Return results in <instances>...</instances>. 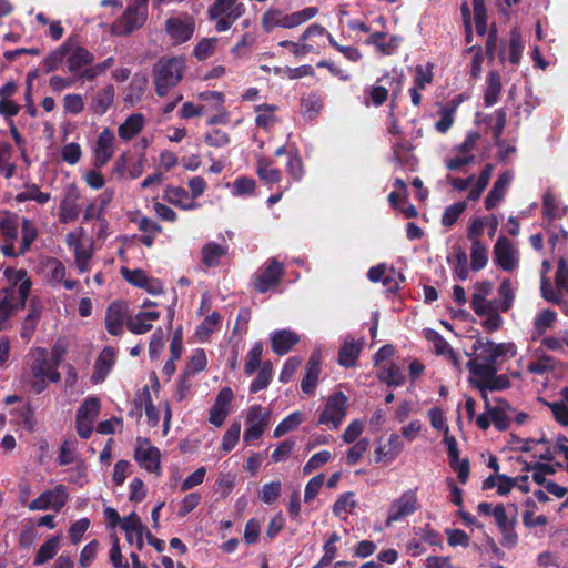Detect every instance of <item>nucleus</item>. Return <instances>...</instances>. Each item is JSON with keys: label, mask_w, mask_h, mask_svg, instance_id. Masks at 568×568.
I'll return each mask as SVG.
<instances>
[{"label": "nucleus", "mask_w": 568, "mask_h": 568, "mask_svg": "<svg viewBox=\"0 0 568 568\" xmlns=\"http://www.w3.org/2000/svg\"><path fill=\"white\" fill-rule=\"evenodd\" d=\"M186 68L183 57H162L153 65V79L155 93L159 97H165L171 89L175 88L181 80Z\"/></svg>", "instance_id": "f257e3e1"}, {"label": "nucleus", "mask_w": 568, "mask_h": 568, "mask_svg": "<svg viewBox=\"0 0 568 568\" xmlns=\"http://www.w3.org/2000/svg\"><path fill=\"white\" fill-rule=\"evenodd\" d=\"M318 12L317 7H306L292 13H286L281 8L270 7L261 18V26L266 33H271L275 28L293 29L313 19Z\"/></svg>", "instance_id": "f03ea898"}, {"label": "nucleus", "mask_w": 568, "mask_h": 568, "mask_svg": "<svg viewBox=\"0 0 568 568\" xmlns=\"http://www.w3.org/2000/svg\"><path fill=\"white\" fill-rule=\"evenodd\" d=\"M67 354V347L61 343H55L51 348V357H48V351L43 347L36 348L33 362L30 371L33 377H47L51 383H58L61 375L58 367Z\"/></svg>", "instance_id": "7ed1b4c3"}, {"label": "nucleus", "mask_w": 568, "mask_h": 568, "mask_svg": "<svg viewBox=\"0 0 568 568\" xmlns=\"http://www.w3.org/2000/svg\"><path fill=\"white\" fill-rule=\"evenodd\" d=\"M466 367L470 374L480 379L473 381V386L478 390L500 392L510 387V381L507 375H498V365H477V361H468Z\"/></svg>", "instance_id": "20e7f679"}, {"label": "nucleus", "mask_w": 568, "mask_h": 568, "mask_svg": "<svg viewBox=\"0 0 568 568\" xmlns=\"http://www.w3.org/2000/svg\"><path fill=\"white\" fill-rule=\"evenodd\" d=\"M285 275V267L276 257L268 258L251 277L253 290L260 294L275 292Z\"/></svg>", "instance_id": "39448f33"}, {"label": "nucleus", "mask_w": 568, "mask_h": 568, "mask_svg": "<svg viewBox=\"0 0 568 568\" xmlns=\"http://www.w3.org/2000/svg\"><path fill=\"white\" fill-rule=\"evenodd\" d=\"M245 11V4L239 0H215L207 9V17L215 21L214 28L217 32H225Z\"/></svg>", "instance_id": "423d86ee"}, {"label": "nucleus", "mask_w": 568, "mask_h": 568, "mask_svg": "<svg viewBox=\"0 0 568 568\" xmlns=\"http://www.w3.org/2000/svg\"><path fill=\"white\" fill-rule=\"evenodd\" d=\"M149 0H134L112 23L111 30L116 36H128L142 28L148 19Z\"/></svg>", "instance_id": "0eeeda50"}, {"label": "nucleus", "mask_w": 568, "mask_h": 568, "mask_svg": "<svg viewBox=\"0 0 568 568\" xmlns=\"http://www.w3.org/2000/svg\"><path fill=\"white\" fill-rule=\"evenodd\" d=\"M347 399L343 392H337L329 396L320 415L318 424L337 429L346 416Z\"/></svg>", "instance_id": "6e6552de"}, {"label": "nucleus", "mask_w": 568, "mask_h": 568, "mask_svg": "<svg viewBox=\"0 0 568 568\" xmlns=\"http://www.w3.org/2000/svg\"><path fill=\"white\" fill-rule=\"evenodd\" d=\"M417 488L404 491L389 506L386 518V526H390L394 521H399L418 509Z\"/></svg>", "instance_id": "1a4fd4ad"}, {"label": "nucleus", "mask_w": 568, "mask_h": 568, "mask_svg": "<svg viewBox=\"0 0 568 568\" xmlns=\"http://www.w3.org/2000/svg\"><path fill=\"white\" fill-rule=\"evenodd\" d=\"M69 499V493L64 485H57L52 489H48L40 494L29 504L30 510L52 509L55 513L61 511Z\"/></svg>", "instance_id": "9d476101"}, {"label": "nucleus", "mask_w": 568, "mask_h": 568, "mask_svg": "<svg viewBox=\"0 0 568 568\" xmlns=\"http://www.w3.org/2000/svg\"><path fill=\"white\" fill-rule=\"evenodd\" d=\"M160 458V449L153 446L148 438L141 440L134 450V459L140 467L156 476L161 475Z\"/></svg>", "instance_id": "9b49d317"}, {"label": "nucleus", "mask_w": 568, "mask_h": 568, "mask_svg": "<svg viewBox=\"0 0 568 568\" xmlns=\"http://www.w3.org/2000/svg\"><path fill=\"white\" fill-rule=\"evenodd\" d=\"M246 422L248 427L244 432V442L257 440L268 426L270 414L261 405H254L248 409Z\"/></svg>", "instance_id": "f8f14e48"}, {"label": "nucleus", "mask_w": 568, "mask_h": 568, "mask_svg": "<svg viewBox=\"0 0 568 568\" xmlns=\"http://www.w3.org/2000/svg\"><path fill=\"white\" fill-rule=\"evenodd\" d=\"M93 62L94 55L88 49L81 45L74 48L70 47V51L67 55V68L74 80L85 81L84 78L81 77V73L84 69L90 68Z\"/></svg>", "instance_id": "ddd939ff"}, {"label": "nucleus", "mask_w": 568, "mask_h": 568, "mask_svg": "<svg viewBox=\"0 0 568 568\" xmlns=\"http://www.w3.org/2000/svg\"><path fill=\"white\" fill-rule=\"evenodd\" d=\"M165 30L172 40L184 43L192 38L195 31V22L190 16L184 18L171 17L165 21Z\"/></svg>", "instance_id": "4468645a"}, {"label": "nucleus", "mask_w": 568, "mask_h": 568, "mask_svg": "<svg viewBox=\"0 0 568 568\" xmlns=\"http://www.w3.org/2000/svg\"><path fill=\"white\" fill-rule=\"evenodd\" d=\"M32 286L31 281H24L19 284L18 287L11 286L4 291V297L0 301L1 307L8 308L9 312H13L24 308L26 302L30 294Z\"/></svg>", "instance_id": "2eb2a0df"}, {"label": "nucleus", "mask_w": 568, "mask_h": 568, "mask_svg": "<svg viewBox=\"0 0 568 568\" xmlns=\"http://www.w3.org/2000/svg\"><path fill=\"white\" fill-rule=\"evenodd\" d=\"M128 307L125 303L112 302L105 313V328L109 334L120 336L126 321Z\"/></svg>", "instance_id": "dca6fc26"}, {"label": "nucleus", "mask_w": 568, "mask_h": 568, "mask_svg": "<svg viewBox=\"0 0 568 568\" xmlns=\"http://www.w3.org/2000/svg\"><path fill=\"white\" fill-rule=\"evenodd\" d=\"M494 262L506 272L513 271L517 264L511 242L505 236H499L494 245Z\"/></svg>", "instance_id": "f3484780"}, {"label": "nucleus", "mask_w": 568, "mask_h": 568, "mask_svg": "<svg viewBox=\"0 0 568 568\" xmlns=\"http://www.w3.org/2000/svg\"><path fill=\"white\" fill-rule=\"evenodd\" d=\"M95 162L97 168L104 166L113 156L114 153V134L111 129L104 128L97 140L95 145Z\"/></svg>", "instance_id": "a211bd4d"}, {"label": "nucleus", "mask_w": 568, "mask_h": 568, "mask_svg": "<svg viewBox=\"0 0 568 568\" xmlns=\"http://www.w3.org/2000/svg\"><path fill=\"white\" fill-rule=\"evenodd\" d=\"M511 180L513 173L508 170L498 175L484 201L487 211L494 210L504 200Z\"/></svg>", "instance_id": "6ab92c4d"}, {"label": "nucleus", "mask_w": 568, "mask_h": 568, "mask_svg": "<svg viewBox=\"0 0 568 568\" xmlns=\"http://www.w3.org/2000/svg\"><path fill=\"white\" fill-rule=\"evenodd\" d=\"M160 318L158 311H140L134 316L126 318V328L135 335H141L150 332L153 328L152 322Z\"/></svg>", "instance_id": "aec40b11"}, {"label": "nucleus", "mask_w": 568, "mask_h": 568, "mask_svg": "<svg viewBox=\"0 0 568 568\" xmlns=\"http://www.w3.org/2000/svg\"><path fill=\"white\" fill-rule=\"evenodd\" d=\"M300 335L294 331H275L271 336L272 351L278 356H284L300 343Z\"/></svg>", "instance_id": "412c9836"}, {"label": "nucleus", "mask_w": 568, "mask_h": 568, "mask_svg": "<svg viewBox=\"0 0 568 568\" xmlns=\"http://www.w3.org/2000/svg\"><path fill=\"white\" fill-rule=\"evenodd\" d=\"M321 374V354L313 353L306 364L305 375L301 382V389L303 393L311 395L314 393L318 377Z\"/></svg>", "instance_id": "4be33fe9"}, {"label": "nucleus", "mask_w": 568, "mask_h": 568, "mask_svg": "<svg viewBox=\"0 0 568 568\" xmlns=\"http://www.w3.org/2000/svg\"><path fill=\"white\" fill-rule=\"evenodd\" d=\"M163 199L172 205L184 210L191 211L200 207V203L195 201H189V193L181 186L168 185L163 193Z\"/></svg>", "instance_id": "5701e85b"}, {"label": "nucleus", "mask_w": 568, "mask_h": 568, "mask_svg": "<svg viewBox=\"0 0 568 568\" xmlns=\"http://www.w3.org/2000/svg\"><path fill=\"white\" fill-rule=\"evenodd\" d=\"M42 313V307L39 305V301L37 298H32L30 302V311L28 315L23 318L22 325H21V332L20 336L26 342H29L31 337L33 336L40 316Z\"/></svg>", "instance_id": "b1692460"}, {"label": "nucleus", "mask_w": 568, "mask_h": 568, "mask_svg": "<svg viewBox=\"0 0 568 568\" xmlns=\"http://www.w3.org/2000/svg\"><path fill=\"white\" fill-rule=\"evenodd\" d=\"M227 245H221L216 242H209L201 248L202 263L205 267H217L221 265V258L227 254Z\"/></svg>", "instance_id": "393cba45"}, {"label": "nucleus", "mask_w": 568, "mask_h": 568, "mask_svg": "<svg viewBox=\"0 0 568 568\" xmlns=\"http://www.w3.org/2000/svg\"><path fill=\"white\" fill-rule=\"evenodd\" d=\"M501 93V77L499 71L490 70L486 79V88L484 91V104L493 106L499 100Z\"/></svg>", "instance_id": "a878e982"}, {"label": "nucleus", "mask_w": 568, "mask_h": 568, "mask_svg": "<svg viewBox=\"0 0 568 568\" xmlns=\"http://www.w3.org/2000/svg\"><path fill=\"white\" fill-rule=\"evenodd\" d=\"M403 449V442L400 440L399 435L390 434L388 437V443L384 446L379 445L375 449V463H382L384 460H394Z\"/></svg>", "instance_id": "bb28decb"}, {"label": "nucleus", "mask_w": 568, "mask_h": 568, "mask_svg": "<svg viewBox=\"0 0 568 568\" xmlns=\"http://www.w3.org/2000/svg\"><path fill=\"white\" fill-rule=\"evenodd\" d=\"M115 358V353L112 347H105L99 355L94 364L93 382L101 383L105 379L110 372Z\"/></svg>", "instance_id": "cd10ccee"}, {"label": "nucleus", "mask_w": 568, "mask_h": 568, "mask_svg": "<svg viewBox=\"0 0 568 568\" xmlns=\"http://www.w3.org/2000/svg\"><path fill=\"white\" fill-rule=\"evenodd\" d=\"M144 126V116L141 113H133L120 124L118 129L119 136L124 141L132 140Z\"/></svg>", "instance_id": "c85d7f7f"}, {"label": "nucleus", "mask_w": 568, "mask_h": 568, "mask_svg": "<svg viewBox=\"0 0 568 568\" xmlns=\"http://www.w3.org/2000/svg\"><path fill=\"white\" fill-rule=\"evenodd\" d=\"M115 90L113 84L105 85L92 98L91 109L94 114L103 115L114 101Z\"/></svg>", "instance_id": "c756f323"}, {"label": "nucleus", "mask_w": 568, "mask_h": 568, "mask_svg": "<svg viewBox=\"0 0 568 568\" xmlns=\"http://www.w3.org/2000/svg\"><path fill=\"white\" fill-rule=\"evenodd\" d=\"M361 351L362 344L359 342H345L338 352V364L346 368L354 367Z\"/></svg>", "instance_id": "7c9ffc66"}, {"label": "nucleus", "mask_w": 568, "mask_h": 568, "mask_svg": "<svg viewBox=\"0 0 568 568\" xmlns=\"http://www.w3.org/2000/svg\"><path fill=\"white\" fill-rule=\"evenodd\" d=\"M120 527L122 530H124L125 535H130V532L135 534L136 546L138 549L141 550L143 547L144 526L142 525L140 517L133 511L129 516L121 519Z\"/></svg>", "instance_id": "2f4dec72"}, {"label": "nucleus", "mask_w": 568, "mask_h": 568, "mask_svg": "<svg viewBox=\"0 0 568 568\" xmlns=\"http://www.w3.org/2000/svg\"><path fill=\"white\" fill-rule=\"evenodd\" d=\"M323 109V101L317 92H311L301 100V112L307 120H314Z\"/></svg>", "instance_id": "473e14b6"}, {"label": "nucleus", "mask_w": 568, "mask_h": 568, "mask_svg": "<svg viewBox=\"0 0 568 568\" xmlns=\"http://www.w3.org/2000/svg\"><path fill=\"white\" fill-rule=\"evenodd\" d=\"M70 51L69 42L62 43L59 48L53 50L47 58L42 61V71L44 73H50L55 71L61 63L67 59V55Z\"/></svg>", "instance_id": "72a5a7b5"}, {"label": "nucleus", "mask_w": 568, "mask_h": 568, "mask_svg": "<svg viewBox=\"0 0 568 568\" xmlns=\"http://www.w3.org/2000/svg\"><path fill=\"white\" fill-rule=\"evenodd\" d=\"M256 173L266 184H275L281 181V171L272 168V161L266 158H260L257 160Z\"/></svg>", "instance_id": "f704fd0d"}, {"label": "nucleus", "mask_w": 568, "mask_h": 568, "mask_svg": "<svg viewBox=\"0 0 568 568\" xmlns=\"http://www.w3.org/2000/svg\"><path fill=\"white\" fill-rule=\"evenodd\" d=\"M488 263V250L486 245L479 241L474 240L470 250V267L473 271L478 272L483 270Z\"/></svg>", "instance_id": "c9c22d12"}, {"label": "nucleus", "mask_w": 568, "mask_h": 568, "mask_svg": "<svg viewBox=\"0 0 568 568\" xmlns=\"http://www.w3.org/2000/svg\"><path fill=\"white\" fill-rule=\"evenodd\" d=\"M486 345L490 347L491 354L489 355L487 365H498L499 357H514L516 355V346L514 343H498L486 339Z\"/></svg>", "instance_id": "e433bc0d"}, {"label": "nucleus", "mask_w": 568, "mask_h": 568, "mask_svg": "<svg viewBox=\"0 0 568 568\" xmlns=\"http://www.w3.org/2000/svg\"><path fill=\"white\" fill-rule=\"evenodd\" d=\"M60 547V537L53 536L40 546L34 557V565L40 566L52 559Z\"/></svg>", "instance_id": "4c0bfd02"}, {"label": "nucleus", "mask_w": 568, "mask_h": 568, "mask_svg": "<svg viewBox=\"0 0 568 568\" xmlns=\"http://www.w3.org/2000/svg\"><path fill=\"white\" fill-rule=\"evenodd\" d=\"M378 377L389 387H398L405 383V375L403 374L402 368L395 363H390L387 367H383Z\"/></svg>", "instance_id": "58836bf2"}, {"label": "nucleus", "mask_w": 568, "mask_h": 568, "mask_svg": "<svg viewBox=\"0 0 568 568\" xmlns=\"http://www.w3.org/2000/svg\"><path fill=\"white\" fill-rule=\"evenodd\" d=\"M303 414L295 410L282 419L274 429L273 436L280 438L285 434L296 429L303 423Z\"/></svg>", "instance_id": "ea45409f"}, {"label": "nucleus", "mask_w": 568, "mask_h": 568, "mask_svg": "<svg viewBox=\"0 0 568 568\" xmlns=\"http://www.w3.org/2000/svg\"><path fill=\"white\" fill-rule=\"evenodd\" d=\"M101 403L98 397H87L77 410L78 419L93 422L100 413Z\"/></svg>", "instance_id": "a19ab883"}, {"label": "nucleus", "mask_w": 568, "mask_h": 568, "mask_svg": "<svg viewBox=\"0 0 568 568\" xmlns=\"http://www.w3.org/2000/svg\"><path fill=\"white\" fill-rule=\"evenodd\" d=\"M263 344L262 342L255 343L246 355L244 365V373L247 376L253 375L260 366H262Z\"/></svg>", "instance_id": "79ce46f5"}, {"label": "nucleus", "mask_w": 568, "mask_h": 568, "mask_svg": "<svg viewBox=\"0 0 568 568\" xmlns=\"http://www.w3.org/2000/svg\"><path fill=\"white\" fill-rule=\"evenodd\" d=\"M21 233H22V241L19 246L18 254H26L30 250L31 244L38 237V230L30 220L23 217L22 225H21Z\"/></svg>", "instance_id": "37998d69"}, {"label": "nucleus", "mask_w": 568, "mask_h": 568, "mask_svg": "<svg viewBox=\"0 0 568 568\" xmlns=\"http://www.w3.org/2000/svg\"><path fill=\"white\" fill-rule=\"evenodd\" d=\"M272 379V364L271 362H264L261 366L257 376L254 378V381L250 385V392L252 394L258 393L263 389H265Z\"/></svg>", "instance_id": "c03bdc74"}, {"label": "nucleus", "mask_w": 568, "mask_h": 568, "mask_svg": "<svg viewBox=\"0 0 568 568\" xmlns=\"http://www.w3.org/2000/svg\"><path fill=\"white\" fill-rule=\"evenodd\" d=\"M141 400L144 403V406H145V415L148 417L149 426L156 427L160 422V412L153 404L150 388L148 385H145L142 388Z\"/></svg>", "instance_id": "a18cd8bd"}, {"label": "nucleus", "mask_w": 568, "mask_h": 568, "mask_svg": "<svg viewBox=\"0 0 568 568\" xmlns=\"http://www.w3.org/2000/svg\"><path fill=\"white\" fill-rule=\"evenodd\" d=\"M273 72L276 75L285 77L290 80L301 79L304 77L313 75L314 69L310 64H304L297 68H290V67H274Z\"/></svg>", "instance_id": "49530a36"}, {"label": "nucleus", "mask_w": 568, "mask_h": 568, "mask_svg": "<svg viewBox=\"0 0 568 568\" xmlns=\"http://www.w3.org/2000/svg\"><path fill=\"white\" fill-rule=\"evenodd\" d=\"M277 110V106L274 104H258L255 106V112L257 113L255 118V124L258 128L267 129L271 124L275 122V116L273 112Z\"/></svg>", "instance_id": "de8ad7c7"}, {"label": "nucleus", "mask_w": 568, "mask_h": 568, "mask_svg": "<svg viewBox=\"0 0 568 568\" xmlns=\"http://www.w3.org/2000/svg\"><path fill=\"white\" fill-rule=\"evenodd\" d=\"M219 39L213 38H203L200 40L193 49V55L199 61H204L212 57L215 52Z\"/></svg>", "instance_id": "09e8293b"}, {"label": "nucleus", "mask_w": 568, "mask_h": 568, "mask_svg": "<svg viewBox=\"0 0 568 568\" xmlns=\"http://www.w3.org/2000/svg\"><path fill=\"white\" fill-rule=\"evenodd\" d=\"M286 172L292 176L294 181H301L304 176V164L297 149L291 150L288 152Z\"/></svg>", "instance_id": "8fccbe9b"}, {"label": "nucleus", "mask_w": 568, "mask_h": 568, "mask_svg": "<svg viewBox=\"0 0 568 568\" xmlns=\"http://www.w3.org/2000/svg\"><path fill=\"white\" fill-rule=\"evenodd\" d=\"M498 294L500 296L498 308L500 312L506 313L511 308L515 300V293L509 278L503 280L498 287Z\"/></svg>", "instance_id": "3c124183"}, {"label": "nucleus", "mask_w": 568, "mask_h": 568, "mask_svg": "<svg viewBox=\"0 0 568 568\" xmlns=\"http://www.w3.org/2000/svg\"><path fill=\"white\" fill-rule=\"evenodd\" d=\"M496 121L491 128L494 143L497 148H503L506 144V140L501 139V134L506 128L507 113L505 109L500 108L495 111Z\"/></svg>", "instance_id": "603ef678"}, {"label": "nucleus", "mask_w": 568, "mask_h": 568, "mask_svg": "<svg viewBox=\"0 0 568 568\" xmlns=\"http://www.w3.org/2000/svg\"><path fill=\"white\" fill-rule=\"evenodd\" d=\"M557 320V313L550 308L544 310L540 312L535 321V332L538 335H542L546 333L547 329L551 328Z\"/></svg>", "instance_id": "864d4df0"}, {"label": "nucleus", "mask_w": 568, "mask_h": 568, "mask_svg": "<svg viewBox=\"0 0 568 568\" xmlns=\"http://www.w3.org/2000/svg\"><path fill=\"white\" fill-rule=\"evenodd\" d=\"M523 40L520 32L515 28L511 29L509 34V61L511 64L517 65L520 62L523 53Z\"/></svg>", "instance_id": "5fc2aeb1"}, {"label": "nucleus", "mask_w": 568, "mask_h": 568, "mask_svg": "<svg viewBox=\"0 0 568 568\" xmlns=\"http://www.w3.org/2000/svg\"><path fill=\"white\" fill-rule=\"evenodd\" d=\"M517 524L518 519L516 518V516H513V523L498 530L499 534L501 535L500 544L503 547L507 549H513L518 545L519 537L516 531Z\"/></svg>", "instance_id": "6e6d98bb"}, {"label": "nucleus", "mask_w": 568, "mask_h": 568, "mask_svg": "<svg viewBox=\"0 0 568 568\" xmlns=\"http://www.w3.org/2000/svg\"><path fill=\"white\" fill-rule=\"evenodd\" d=\"M491 354L490 347L486 345V341L483 337H477L473 345L471 353H466L468 357L475 356L469 361H477V365H487L489 362V355Z\"/></svg>", "instance_id": "4d7b16f0"}, {"label": "nucleus", "mask_w": 568, "mask_h": 568, "mask_svg": "<svg viewBox=\"0 0 568 568\" xmlns=\"http://www.w3.org/2000/svg\"><path fill=\"white\" fill-rule=\"evenodd\" d=\"M79 209L73 197H65L60 204L59 220L61 223H70L78 219Z\"/></svg>", "instance_id": "13d9d810"}, {"label": "nucleus", "mask_w": 568, "mask_h": 568, "mask_svg": "<svg viewBox=\"0 0 568 568\" xmlns=\"http://www.w3.org/2000/svg\"><path fill=\"white\" fill-rule=\"evenodd\" d=\"M467 207L466 202H456L447 206L442 215V224L446 227H452L465 212Z\"/></svg>", "instance_id": "bf43d9fd"}, {"label": "nucleus", "mask_w": 568, "mask_h": 568, "mask_svg": "<svg viewBox=\"0 0 568 568\" xmlns=\"http://www.w3.org/2000/svg\"><path fill=\"white\" fill-rule=\"evenodd\" d=\"M458 103H454L452 106H444L440 109V118L435 123V129L440 133H446L455 122V112Z\"/></svg>", "instance_id": "052dcab7"}, {"label": "nucleus", "mask_w": 568, "mask_h": 568, "mask_svg": "<svg viewBox=\"0 0 568 568\" xmlns=\"http://www.w3.org/2000/svg\"><path fill=\"white\" fill-rule=\"evenodd\" d=\"M121 275L128 283L140 288L148 287L150 284V278L145 272L140 268L129 270L126 267H122Z\"/></svg>", "instance_id": "680f3d73"}, {"label": "nucleus", "mask_w": 568, "mask_h": 568, "mask_svg": "<svg viewBox=\"0 0 568 568\" xmlns=\"http://www.w3.org/2000/svg\"><path fill=\"white\" fill-rule=\"evenodd\" d=\"M206 364H207V359H206V354H205L204 349L197 348L191 355L189 364L186 365V367L183 372L193 376L196 373L204 371L206 367Z\"/></svg>", "instance_id": "e2e57ef3"}, {"label": "nucleus", "mask_w": 568, "mask_h": 568, "mask_svg": "<svg viewBox=\"0 0 568 568\" xmlns=\"http://www.w3.org/2000/svg\"><path fill=\"white\" fill-rule=\"evenodd\" d=\"M354 493L347 491L342 494L336 501L334 503L332 510L333 514L337 517H341L342 515L353 510L357 503L353 499Z\"/></svg>", "instance_id": "0e129e2a"}, {"label": "nucleus", "mask_w": 568, "mask_h": 568, "mask_svg": "<svg viewBox=\"0 0 568 568\" xmlns=\"http://www.w3.org/2000/svg\"><path fill=\"white\" fill-rule=\"evenodd\" d=\"M241 434V424L234 422L225 432L221 443V450L224 453L231 452L237 444Z\"/></svg>", "instance_id": "69168bd1"}, {"label": "nucleus", "mask_w": 568, "mask_h": 568, "mask_svg": "<svg viewBox=\"0 0 568 568\" xmlns=\"http://www.w3.org/2000/svg\"><path fill=\"white\" fill-rule=\"evenodd\" d=\"M0 235L4 242H14L18 237V222L14 216H6L0 220Z\"/></svg>", "instance_id": "338daca9"}, {"label": "nucleus", "mask_w": 568, "mask_h": 568, "mask_svg": "<svg viewBox=\"0 0 568 568\" xmlns=\"http://www.w3.org/2000/svg\"><path fill=\"white\" fill-rule=\"evenodd\" d=\"M203 139L209 146L216 149L226 146L231 142L230 134L221 129H214L211 132H206Z\"/></svg>", "instance_id": "774afa93"}]
</instances>
